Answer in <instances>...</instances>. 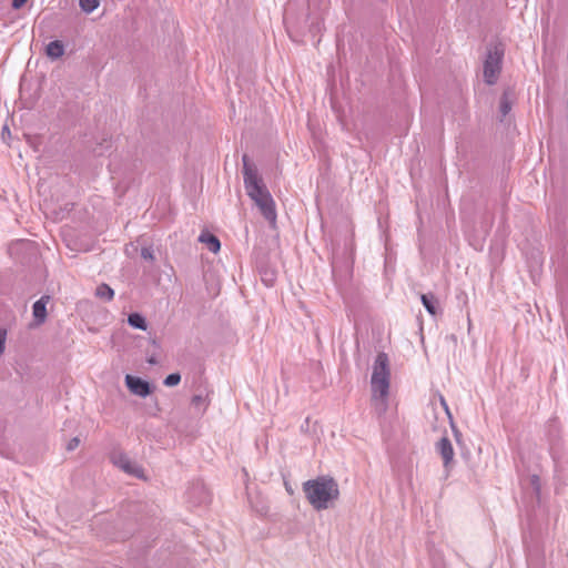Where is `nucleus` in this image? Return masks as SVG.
<instances>
[{"label": "nucleus", "instance_id": "f257e3e1", "mask_svg": "<svg viewBox=\"0 0 568 568\" xmlns=\"http://www.w3.org/2000/svg\"><path fill=\"white\" fill-rule=\"evenodd\" d=\"M303 491L315 510L332 507L339 498L337 481L331 476H318L303 483Z\"/></svg>", "mask_w": 568, "mask_h": 568}, {"label": "nucleus", "instance_id": "f03ea898", "mask_svg": "<svg viewBox=\"0 0 568 568\" xmlns=\"http://www.w3.org/2000/svg\"><path fill=\"white\" fill-rule=\"evenodd\" d=\"M242 161L244 186L247 195L252 199V201L255 202L260 199H264V195H271L267 187L263 183V180L258 175L256 168L251 164L246 154L243 155Z\"/></svg>", "mask_w": 568, "mask_h": 568}, {"label": "nucleus", "instance_id": "7ed1b4c3", "mask_svg": "<svg viewBox=\"0 0 568 568\" xmlns=\"http://www.w3.org/2000/svg\"><path fill=\"white\" fill-rule=\"evenodd\" d=\"M503 58L504 49L499 45H494L488 49L484 62V80L487 84L493 85L497 82L501 70Z\"/></svg>", "mask_w": 568, "mask_h": 568}, {"label": "nucleus", "instance_id": "20e7f679", "mask_svg": "<svg viewBox=\"0 0 568 568\" xmlns=\"http://www.w3.org/2000/svg\"><path fill=\"white\" fill-rule=\"evenodd\" d=\"M390 379L371 378L372 400L378 414H384L387 409V397L389 393Z\"/></svg>", "mask_w": 568, "mask_h": 568}, {"label": "nucleus", "instance_id": "39448f33", "mask_svg": "<svg viewBox=\"0 0 568 568\" xmlns=\"http://www.w3.org/2000/svg\"><path fill=\"white\" fill-rule=\"evenodd\" d=\"M125 385L132 394L140 397H146L152 392L148 381L130 374L125 375Z\"/></svg>", "mask_w": 568, "mask_h": 568}, {"label": "nucleus", "instance_id": "423d86ee", "mask_svg": "<svg viewBox=\"0 0 568 568\" xmlns=\"http://www.w3.org/2000/svg\"><path fill=\"white\" fill-rule=\"evenodd\" d=\"M113 463L123 471L136 478H144L143 468L135 462H132L126 455L115 456Z\"/></svg>", "mask_w": 568, "mask_h": 568}, {"label": "nucleus", "instance_id": "0eeeda50", "mask_svg": "<svg viewBox=\"0 0 568 568\" xmlns=\"http://www.w3.org/2000/svg\"><path fill=\"white\" fill-rule=\"evenodd\" d=\"M373 379H390L389 359L386 353H378L373 365Z\"/></svg>", "mask_w": 568, "mask_h": 568}, {"label": "nucleus", "instance_id": "6e6552de", "mask_svg": "<svg viewBox=\"0 0 568 568\" xmlns=\"http://www.w3.org/2000/svg\"><path fill=\"white\" fill-rule=\"evenodd\" d=\"M256 206L258 207L260 212L264 216L266 221L270 222L272 226L276 223V210H275V202L272 197V195L265 196L264 199H260L254 202Z\"/></svg>", "mask_w": 568, "mask_h": 568}, {"label": "nucleus", "instance_id": "1a4fd4ad", "mask_svg": "<svg viewBox=\"0 0 568 568\" xmlns=\"http://www.w3.org/2000/svg\"><path fill=\"white\" fill-rule=\"evenodd\" d=\"M436 450L443 458V464L448 469L454 459V448L450 440L447 437H442L436 444Z\"/></svg>", "mask_w": 568, "mask_h": 568}, {"label": "nucleus", "instance_id": "9d476101", "mask_svg": "<svg viewBox=\"0 0 568 568\" xmlns=\"http://www.w3.org/2000/svg\"><path fill=\"white\" fill-rule=\"evenodd\" d=\"M50 300V296L44 295L37 302H34L32 306V315L34 318L36 325H41L47 320V304Z\"/></svg>", "mask_w": 568, "mask_h": 568}, {"label": "nucleus", "instance_id": "9b49d317", "mask_svg": "<svg viewBox=\"0 0 568 568\" xmlns=\"http://www.w3.org/2000/svg\"><path fill=\"white\" fill-rule=\"evenodd\" d=\"M199 241L206 244L207 250L212 253H217L221 248L220 240L209 232H202Z\"/></svg>", "mask_w": 568, "mask_h": 568}, {"label": "nucleus", "instance_id": "f8f14e48", "mask_svg": "<svg viewBox=\"0 0 568 568\" xmlns=\"http://www.w3.org/2000/svg\"><path fill=\"white\" fill-rule=\"evenodd\" d=\"M45 53L50 59H59L64 54V44L60 40H53L47 44Z\"/></svg>", "mask_w": 568, "mask_h": 568}, {"label": "nucleus", "instance_id": "ddd939ff", "mask_svg": "<svg viewBox=\"0 0 568 568\" xmlns=\"http://www.w3.org/2000/svg\"><path fill=\"white\" fill-rule=\"evenodd\" d=\"M209 404L210 400L207 398V394H204L203 392L193 395L191 399L192 407H194L197 414L200 415H202L206 410Z\"/></svg>", "mask_w": 568, "mask_h": 568}, {"label": "nucleus", "instance_id": "4468645a", "mask_svg": "<svg viewBox=\"0 0 568 568\" xmlns=\"http://www.w3.org/2000/svg\"><path fill=\"white\" fill-rule=\"evenodd\" d=\"M420 301H422V304L424 305V307L426 308V311L430 315H436L437 314L438 301H437V298H436V296L434 294H432V293L422 294Z\"/></svg>", "mask_w": 568, "mask_h": 568}, {"label": "nucleus", "instance_id": "2eb2a0df", "mask_svg": "<svg viewBox=\"0 0 568 568\" xmlns=\"http://www.w3.org/2000/svg\"><path fill=\"white\" fill-rule=\"evenodd\" d=\"M513 91L507 89L503 92V95L500 98V113L503 116H506L510 110H511V101H513Z\"/></svg>", "mask_w": 568, "mask_h": 568}, {"label": "nucleus", "instance_id": "dca6fc26", "mask_svg": "<svg viewBox=\"0 0 568 568\" xmlns=\"http://www.w3.org/2000/svg\"><path fill=\"white\" fill-rule=\"evenodd\" d=\"M128 323L130 326L142 331H145L148 326L145 318L139 313H131L128 317Z\"/></svg>", "mask_w": 568, "mask_h": 568}, {"label": "nucleus", "instance_id": "f3484780", "mask_svg": "<svg viewBox=\"0 0 568 568\" xmlns=\"http://www.w3.org/2000/svg\"><path fill=\"white\" fill-rule=\"evenodd\" d=\"M97 297L111 301L114 297V291L105 283L100 284L95 290Z\"/></svg>", "mask_w": 568, "mask_h": 568}, {"label": "nucleus", "instance_id": "a211bd4d", "mask_svg": "<svg viewBox=\"0 0 568 568\" xmlns=\"http://www.w3.org/2000/svg\"><path fill=\"white\" fill-rule=\"evenodd\" d=\"M80 8L85 13L93 12L100 4L99 0H79Z\"/></svg>", "mask_w": 568, "mask_h": 568}, {"label": "nucleus", "instance_id": "6ab92c4d", "mask_svg": "<svg viewBox=\"0 0 568 568\" xmlns=\"http://www.w3.org/2000/svg\"><path fill=\"white\" fill-rule=\"evenodd\" d=\"M180 382L181 375L179 373H172L164 378L163 384L168 387H173L176 386Z\"/></svg>", "mask_w": 568, "mask_h": 568}, {"label": "nucleus", "instance_id": "aec40b11", "mask_svg": "<svg viewBox=\"0 0 568 568\" xmlns=\"http://www.w3.org/2000/svg\"><path fill=\"white\" fill-rule=\"evenodd\" d=\"M141 256L144 260L154 261L153 248L152 247H142Z\"/></svg>", "mask_w": 568, "mask_h": 568}, {"label": "nucleus", "instance_id": "412c9836", "mask_svg": "<svg viewBox=\"0 0 568 568\" xmlns=\"http://www.w3.org/2000/svg\"><path fill=\"white\" fill-rule=\"evenodd\" d=\"M79 443H80L79 438H77V437L72 438V439L69 442L68 446H67L68 450H73V449H75V448L79 446Z\"/></svg>", "mask_w": 568, "mask_h": 568}, {"label": "nucleus", "instance_id": "4be33fe9", "mask_svg": "<svg viewBox=\"0 0 568 568\" xmlns=\"http://www.w3.org/2000/svg\"><path fill=\"white\" fill-rule=\"evenodd\" d=\"M4 343H6V332L0 331V354L4 351Z\"/></svg>", "mask_w": 568, "mask_h": 568}, {"label": "nucleus", "instance_id": "5701e85b", "mask_svg": "<svg viewBox=\"0 0 568 568\" xmlns=\"http://www.w3.org/2000/svg\"><path fill=\"white\" fill-rule=\"evenodd\" d=\"M27 0H12V7L14 9H20L21 7L24 6Z\"/></svg>", "mask_w": 568, "mask_h": 568}, {"label": "nucleus", "instance_id": "b1692460", "mask_svg": "<svg viewBox=\"0 0 568 568\" xmlns=\"http://www.w3.org/2000/svg\"><path fill=\"white\" fill-rule=\"evenodd\" d=\"M452 427H453V432H454V435H455V438L457 440V443L460 442V436L462 434L459 433V430L454 426V424L452 423Z\"/></svg>", "mask_w": 568, "mask_h": 568}, {"label": "nucleus", "instance_id": "393cba45", "mask_svg": "<svg viewBox=\"0 0 568 568\" xmlns=\"http://www.w3.org/2000/svg\"><path fill=\"white\" fill-rule=\"evenodd\" d=\"M440 400H442L443 406L445 407V410H446V413H447V415H448L449 419L452 420V415H450V413H449V409H448V406H447V404H446L445 399L442 397V398H440Z\"/></svg>", "mask_w": 568, "mask_h": 568}, {"label": "nucleus", "instance_id": "a878e982", "mask_svg": "<svg viewBox=\"0 0 568 568\" xmlns=\"http://www.w3.org/2000/svg\"><path fill=\"white\" fill-rule=\"evenodd\" d=\"M538 480H539L538 476H532L531 481L534 485H537Z\"/></svg>", "mask_w": 568, "mask_h": 568}]
</instances>
